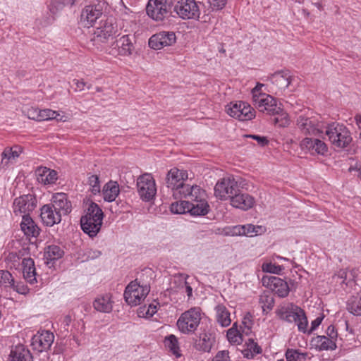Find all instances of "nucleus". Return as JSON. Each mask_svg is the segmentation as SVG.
Listing matches in <instances>:
<instances>
[{"label":"nucleus","instance_id":"393cba45","mask_svg":"<svg viewBox=\"0 0 361 361\" xmlns=\"http://www.w3.org/2000/svg\"><path fill=\"white\" fill-rule=\"evenodd\" d=\"M198 190H203L198 185H190L183 182L173 190V196L176 199L188 198L189 200L198 195Z\"/></svg>","mask_w":361,"mask_h":361},{"label":"nucleus","instance_id":"f257e3e1","mask_svg":"<svg viewBox=\"0 0 361 361\" xmlns=\"http://www.w3.org/2000/svg\"><path fill=\"white\" fill-rule=\"evenodd\" d=\"M85 203V214L80 219V225L84 233L93 238L101 229L104 213L99 205L92 200Z\"/></svg>","mask_w":361,"mask_h":361},{"label":"nucleus","instance_id":"0eeeda50","mask_svg":"<svg viewBox=\"0 0 361 361\" xmlns=\"http://www.w3.org/2000/svg\"><path fill=\"white\" fill-rule=\"evenodd\" d=\"M150 290L149 286H140L137 279L131 281L126 288L124 298L130 305H137L145 298Z\"/></svg>","mask_w":361,"mask_h":361},{"label":"nucleus","instance_id":"37998d69","mask_svg":"<svg viewBox=\"0 0 361 361\" xmlns=\"http://www.w3.org/2000/svg\"><path fill=\"white\" fill-rule=\"evenodd\" d=\"M307 355V353H301L299 350L290 348L285 353L287 361H305Z\"/></svg>","mask_w":361,"mask_h":361},{"label":"nucleus","instance_id":"e2e57ef3","mask_svg":"<svg viewBox=\"0 0 361 361\" xmlns=\"http://www.w3.org/2000/svg\"><path fill=\"white\" fill-rule=\"evenodd\" d=\"M72 319L70 315H66L61 322L62 327L64 329V331L68 332V327L70 324L71 323Z\"/></svg>","mask_w":361,"mask_h":361},{"label":"nucleus","instance_id":"e433bc0d","mask_svg":"<svg viewBox=\"0 0 361 361\" xmlns=\"http://www.w3.org/2000/svg\"><path fill=\"white\" fill-rule=\"evenodd\" d=\"M346 310L354 316H361V295L351 296L346 302Z\"/></svg>","mask_w":361,"mask_h":361},{"label":"nucleus","instance_id":"79ce46f5","mask_svg":"<svg viewBox=\"0 0 361 361\" xmlns=\"http://www.w3.org/2000/svg\"><path fill=\"white\" fill-rule=\"evenodd\" d=\"M296 310L299 311L298 317H296V319L294 322L296 323L298 326V331L302 333H307L308 331L307 325L308 321L307 318L305 315V311L300 307H297Z\"/></svg>","mask_w":361,"mask_h":361},{"label":"nucleus","instance_id":"f03ea898","mask_svg":"<svg viewBox=\"0 0 361 361\" xmlns=\"http://www.w3.org/2000/svg\"><path fill=\"white\" fill-rule=\"evenodd\" d=\"M296 126L300 133L307 135H319L323 133L320 122L310 109L302 111L296 118Z\"/></svg>","mask_w":361,"mask_h":361},{"label":"nucleus","instance_id":"cd10ccee","mask_svg":"<svg viewBox=\"0 0 361 361\" xmlns=\"http://www.w3.org/2000/svg\"><path fill=\"white\" fill-rule=\"evenodd\" d=\"M291 76L288 71H281L274 73L270 76V80L279 89L284 90L290 83Z\"/></svg>","mask_w":361,"mask_h":361},{"label":"nucleus","instance_id":"c85d7f7f","mask_svg":"<svg viewBox=\"0 0 361 361\" xmlns=\"http://www.w3.org/2000/svg\"><path fill=\"white\" fill-rule=\"evenodd\" d=\"M20 228L27 236L37 237L39 235V228L35 224L30 214L23 215Z\"/></svg>","mask_w":361,"mask_h":361},{"label":"nucleus","instance_id":"a211bd4d","mask_svg":"<svg viewBox=\"0 0 361 361\" xmlns=\"http://www.w3.org/2000/svg\"><path fill=\"white\" fill-rule=\"evenodd\" d=\"M54 341V335L49 331L38 332L32 338V346L38 352L47 351L50 348Z\"/></svg>","mask_w":361,"mask_h":361},{"label":"nucleus","instance_id":"09e8293b","mask_svg":"<svg viewBox=\"0 0 361 361\" xmlns=\"http://www.w3.org/2000/svg\"><path fill=\"white\" fill-rule=\"evenodd\" d=\"M227 338L231 343L239 344L242 341V336L240 332L233 327L227 331Z\"/></svg>","mask_w":361,"mask_h":361},{"label":"nucleus","instance_id":"bb28decb","mask_svg":"<svg viewBox=\"0 0 361 361\" xmlns=\"http://www.w3.org/2000/svg\"><path fill=\"white\" fill-rule=\"evenodd\" d=\"M35 173L37 181L44 185L53 184L58 179L57 172L47 167H38Z\"/></svg>","mask_w":361,"mask_h":361},{"label":"nucleus","instance_id":"f8f14e48","mask_svg":"<svg viewBox=\"0 0 361 361\" xmlns=\"http://www.w3.org/2000/svg\"><path fill=\"white\" fill-rule=\"evenodd\" d=\"M226 111L231 117L240 121H249L255 116V109L249 104L242 101L231 103Z\"/></svg>","mask_w":361,"mask_h":361},{"label":"nucleus","instance_id":"ddd939ff","mask_svg":"<svg viewBox=\"0 0 361 361\" xmlns=\"http://www.w3.org/2000/svg\"><path fill=\"white\" fill-rule=\"evenodd\" d=\"M198 195L189 200L190 214L192 216H204L210 210L207 193L204 190H198Z\"/></svg>","mask_w":361,"mask_h":361},{"label":"nucleus","instance_id":"1a4fd4ad","mask_svg":"<svg viewBox=\"0 0 361 361\" xmlns=\"http://www.w3.org/2000/svg\"><path fill=\"white\" fill-rule=\"evenodd\" d=\"M239 191L238 181L233 176H228L219 180L214 187V195L221 200L231 199Z\"/></svg>","mask_w":361,"mask_h":361},{"label":"nucleus","instance_id":"7c9ffc66","mask_svg":"<svg viewBox=\"0 0 361 361\" xmlns=\"http://www.w3.org/2000/svg\"><path fill=\"white\" fill-rule=\"evenodd\" d=\"M22 265L25 279L30 284H33L37 282L36 269L35 267L34 260L30 257L24 258L22 262Z\"/></svg>","mask_w":361,"mask_h":361},{"label":"nucleus","instance_id":"72a5a7b5","mask_svg":"<svg viewBox=\"0 0 361 361\" xmlns=\"http://www.w3.org/2000/svg\"><path fill=\"white\" fill-rule=\"evenodd\" d=\"M112 303L111 297L106 295L96 298L93 302V307L98 312L109 313L112 310Z\"/></svg>","mask_w":361,"mask_h":361},{"label":"nucleus","instance_id":"ea45409f","mask_svg":"<svg viewBox=\"0 0 361 361\" xmlns=\"http://www.w3.org/2000/svg\"><path fill=\"white\" fill-rule=\"evenodd\" d=\"M245 345L247 348L243 350V353L247 358H253L255 355L262 353L261 347L252 338H249Z\"/></svg>","mask_w":361,"mask_h":361},{"label":"nucleus","instance_id":"6ab92c4d","mask_svg":"<svg viewBox=\"0 0 361 361\" xmlns=\"http://www.w3.org/2000/svg\"><path fill=\"white\" fill-rule=\"evenodd\" d=\"M300 146L302 150L313 155H324L328 152L325 142L317 138L305 137L300 142Z\"/></svg>","mask_w":361,"mask_h":361},{"label":"nucleus","instance_id":"49530a36","mask_svg":"<svg viewBox=\"0 0 361 361\" xmlns=\"http://www.w3.org/2000/svg\"><path fill=\"white\" fill-rule=\"evenodd\" d=\"M39 121L58 119L59 114L51 109H39Z\"/></svg>","mask_w":361,"mask_h":361},{"label":"nucleus","instance_id":"864d4df0","mask_svg":"<svg viewBox=\"0 0 361 361\" xmlns=\"http://www.w3.org/2000/svg\"><path fill=\"white\" fill-rule=\"evenodd\" d=\"M264 272L279 274L281 271V267L279 265H276L271 262L264 263L262 267Z\"/></svg>","mask_w":361,"mask_h":361},{"label":"nucleus","instance_id":"7ed1b4c3","mask_svg":"<svg viewBox=\"0 0 361 361\" xmlns=\"http://www.w3.org/2000/svg\"><path fill=\"white\" fill-rule=\"evenodd\" d=\"M326 135L331 143L338 148H345L352 141L350 133L345 126L333 122L326 127Z\"/></svg>","mask_w":361,"mask_h":361},{"label":"nucleus","instance_id":"3c124183","mask_svg":"<svg viewBox=\"0 0 361 361\" xmlns=\"http://www.w3.org/2000/svg\"><path fill=\"white\" fill-rule=\"evenodd\" d=\"M88 183L91 188V191L94 195L100 192V184L99 177L97 175H92L88 178Z\"/></svg>","mask_w":361,"mask_h":361},{"label":"nucleus","instance_id":"a19ab883","mask_svg":"<svg viewBox=\"0 0 361 361\" xmlns=\"http://www.w3.org/2000/svg\"><path fill=\"white\" fill-rule=\"evenodd\" d=\"M165 346L169 348L170 351L172 352L176 357H180V348L178 345V338L173 334L166 336L164 339Z\"/></svg>","mask_w":361,"mask_h":361},{"label":"nucleus","instance_id":"5701e85b","mask_svg":"<svg viewBox=\"0 0 361 361\" xmlns=\"http://www.w3.org/2000/svg\"><path fill=\"white\" fill-rule=\"evenodd\" d=\"M215 343L214 336L209 332H202L194 339V348L200 352L209 353Z\"/></svg>","mask_w":361,"mask_h":361},{"label":"nucleus","instance_id":"c756f323","mask_svg":"<svg viewBox=\"0 0 361 361\" xmlns=\"http://www.w3.org/2000/svg\"><path fill=\"white\" fill-rule=\"evenodd\" d=\"M9 361H33V357L27 348L18 345L11 350Z\"/></svg>","mask_w":361,"mask_h":361},{"label":"nucleus","instance_id":"680f3d73","mask_svg":"<svg viewBox=\"0 0 361 361\" xmlns=\"http://www.w3.org/2000/svg\"><path fill=\"white\" fill-rule=\"evenodd\" d=\"M74 83L76 85V88L78 89L80 91H82L85 89V87L87 86V88L88 90H90L92 87L91 85H87L86 82L83 80H73Z\"/></svg>","mask_w":361,"mask_h":361},{"label":"nucleus","instance_id":"0e129e2a","mask_svg":"<svg viewBox=\"0 0 361 361\" xmlns=\"http://www.w3.org/2000/svg\"><path fill=\"white\" fill-rule=\"evenodd\" d=\"M264 86L263 84L257 82L256 86L252 90V100L254 99V97L261 95V94H265L266 93H263L261 92L262 87Z\"/></svg>","mask_w":361,"mask_h":361},{"label":"nucleus","instance_id":"bf43d9fd","mask_svg":"<svg viewBox=\"0 0 361 361\" xmlns=\"http://www.w3.org/2000/svg\"><path fill=\"white\" fill-rule=\"evenodd\" d=\"M213 361H230L228 351L222 350L218 352Z\"/></svg>","mask_w":361,"mask_h":361},{"label":"nucleus","instance_id":"8fccbe9b","mask_svg":"<svg viewBox=\"0 0 361 361\" xmlns=\"http://www.w3.org/2000/svg\"><path fill=\"white\" fill-rule=\"evenodd\" d=\"M19 156V153L16 151L13 150L12 148H6L4 152L1 154L2 160L1 164H4L5 162V164H7L8 161L11 159H15Z\"/></svg>","mask_w":361,"mask_h":361},{"label":"nucleus","instance_id":"6e6552de","mask_svg":"<svg viewBox=\"0 0 361 361\" xmlns=\"http://www.w3.org/2000/svg\"><path fill=\"white\" fill-rule=\"evenodd\" d=\"M252 102L257 109L269 115H276L283 111L281 104H278L276 99L270 94L255 95Z\"/></svg>","mask_w":361,"mask_h":361},{"label":"nucleus","instance_id":"423d86ee","mask_svg":"<svg viewBox=\"0 0 361 361\" xmlns=\"http://www.w3.org/2000/svg\"><path fill=\"white\" fill-rule=\"evenodd\" d=\"M117 31V25L112 22V20H102L100 26L97 27L94 32L90 42L97 50H99L110 37H113L116 34Z\"/></svg>","mask_w":361,"mask_h":361},{"label":"nucleus","instance_id":"2f4dec72","mask_svg":"<svg viewBox=\"0 0 361 361\" xmlns=\"http://www.w3.org/2000/svg\"><path fill=\"white\" fill-rule=\"evenodd\" d=\"M298 306H283L276 310V314L280 319L289 323L295 322L296 317H298L299 311L296 310Z\"/></svg>","mask_w":361,"mask_h":361},{"label":"nucleus","instance_id":"412c9836","mask_svg":"<svg viewBox=\"0 0 361 361\" xmlns=\"http://www.w3.org/2000/svg\"><path fill=\"white\" fill-rule=\"evenodd\" d=\"M40 210V217L42 221L47 226H52L54 224H58L61 221L62 215L56 211L51 204H44L42 206Z\"/></svg>","mask_w":361,"mask_h":361},{"label":"nucleus","instance_id":"5fc2aeb1","mask_svg":"<svg viewBox=\"0 0 361 361\" xmlns=\"http://www.w3.org/2000/svg\"><path fill=\"white\" fill-rule=\"evenodd\" d=\"M66 7L62 0H51L49 10L53 14H56L58 12L62 11Z\"/></svg>","mask_w":361,"mask_h":361},{"label":"nucleus","instance_id":"2eb2a0df","mask_svg":"<svg viewBox=\"0 0 361 361\" xmlns=\"http://www.w3.org/2000/svg\"><path fill=\"white\" fill-rule=\"evenodd\" d=\"M102 15V8L99 4L86 6L81 12L80 23L85 27L93 26L94 23Z\"/></svg>","mask_w":361,"mask_h":361},{"label":"nucleus","instance_id":"4be33fe9","mask_svg":"<svg viewBox=\"0 0 361 361\" xmlns=\"http://www.w3.org/2000/svg\"><path fill=\"white\" fill-rule=\"evenodd\" d=\"M255 203V198L248 193L240 192V190L232 196L231 204L242 210H247L252 208Z\"/></svg>","mask_w":361,"mask_h":361},{"label":"nucleus","instance_id":"c9c22d12","mask_svg":"<svg viewBox=\"0 0 361 361\" xmlns=\"http://www.w3.org/2000/svg\"><path fill=\"white\" fill-rule=\"evenodd\" d=\"M118 47V54L121 56H129L132 54L134 46L129 37V35H123L116 41Z\"/></svg>","mask_w":361,"mask_h":361},{"label":"nucleus","instance_id":"4468645a","mask_svg":"<svg viewBox=\"0 0 361 361\" xmlns=\"http://www.w3.org/2000/svg\"><path fill=\"white\" fill-rule=\"evenodd\" d=\"M37 206V200L34 195H23L14 200L13 207L16 215L29 214Z\"/></svg>","mask_w":361,"mask_h":361},{"label":"nucleus","instance_id":"aec40b11","mask_svg":"<svg viewBox=\"0 0 361 361\" xmlns=\"http://www.w3.org/2000/svg\"><path fill=\"white\" fill-rule=\"evenodd\" d=\"M49 204L61 215L68 214L72 209L71 202L68 200L67 194L64 192L53 195Z\"/></svg>","mask_w":361,"mask_h":361},{"label":"nucleus","instance_id":"4c0bfd02","mask_svg":"<svg viewBox=\"0 0 361 361\" xmlns=\"http://www.w3.org/2000/svg\"><path fill=\"white\" fill-rule=\"evenodd\" d=\"M262 231V227L260 226H254L252 224H246L243 226H237L233 228L234 233L239 235H253V233L257 235Z\"/></svg>","mask_w":361,"mask_h":361},{"label":"nucleus","instance_id":"b1692460","mask_svg":"<svg viewBox=\"0 0 361 361\" xmlns=\"http://www.w3.org/2000/svg\"><path fill=\"white\" fill-rule=\"evenodd\" d=\"M188 178V173L185 171H180L177 168L171 169L166 175V185L172 191L180 185L184 180Z\"/></svg>","mask_w":361,"mask_h":361},{"label":"nucleus","instance_id":"f704fd0d","mask_svg":"<svg viewBox=\"0 0 361 361\" xmlns=\"http://www.w3.org/2000/svg\"><path fill=\"white\" fill-rule=\"evenodd\" d=\"M216 321L223 327L228 326L231 323V314L228 309L223 304L215 307Z\"/></svg>","mask_w":361,"mask_h":361},{"label":"nucleus","instance_id":"052dcab7","mask_svg":"<svg viewBox=\"0 0 361 361\" xmlns=\"http://www.w3.org/2000/svg\"><path fill=\"white\" fill-rule=\"evenodd\" d=\"M324 319V315L317 317L311 323V328L308 330L307 334H311L322 323Z\"/></svg>","mask_w":361,"mask_h":361},{"label":"nucleus","instance_id":"a878e982","mask_svg":"<svg viewBox=\"0 0 361 361\" xmlns=\"http://www.w3.org/2000/svg\"><path fill=\"white\" fill-rule=\"evenodd\" d=\"M310 344L318 351L334 350L336 342L326 336H317L311 339Z\"/></svg>","mask_w":361,"mask_h":361},{"label":"nucleus","instance_id":"603ef678","mask_svg":"<svg viewBox=\"0 0 361 361\" xmlns=\"http://www.w3.org/2000/svg\"><path fill=\"white\" fill-rule=\"evenodd\" d=\"M39 109L35 107H28L25 109L23 112L29 118L39 121Z\"/></svg>","mask_w":361,"mask_h":361},{"label":"nucleus","instance_id":"f3484780","mask_svg":"<svg viewBox=\"0 0 361 361\" xmlns=\"http://www.w3.org/2000/svg\"><path fill=\"white\" fill-rule=\"evenodd\" d=\"M262 283L280 298L286 297L290 291L287 282L277 276L263 277Z\"/></svg>","mask_w":361,"mask_h":361},{"label":"nucleus","instance_id":"13d9d810","mask_svg":"<svg viewBox=\"0 0 361 361\" xmlns=\"http://www.w3.org/2000/svg\"><path fill=\"white\" fill-rule=\"evenodd\" d=\"M326 336L329 337L331 340H334L336 342L338 338V333L334 326H329L326 330Z\"/></svg>","mask_w":361,"mask_h":361},{"label":"nucleus","instance_id":"39448f33","mask_svg":"<svg viewBox=\"0 0 361 361\" xmlns=\"http://www.w3.org/2000/svg\"><path fill=\"white\" fill-rule=\"evenodd\" d=\"M173 0H149L146 12L155 21H162L172 14Z\"/></svg>","mask_w":361,"mask_h":361},{"label":"nucleus","instance_id":"4d7b16f0","mask_svg":"<svg viewBox=\"0 0 361 361\" xmlns=\"http://www.w3.org/2000/svg\"><path fill=\"white\" fill-rule=\"evenodd\" d=\"M140 312H139V314L142 313L144 314V311L146 310L145 314H146L147 317H152L157 312V306L152 304L148 306L147 310L145 306L143 307H140Z\"/></svg>","mask_w":361,"mask_h":361},{"label":"nucleus","instance_id":"9b49d317","mask_svg":"<svg viewBox=\"0 0 361 361\" xmlns=\"http://www.w3.org/2000/svg\"><path fill=\"white\" fill-rule=\"evenodd\" d=\"M173 11L183 19H197L200 8L195 0H180L173 6Z\"/></svg>","mask_w":361,"mask_h":361},{"label":"nucleus","instance_id":"20e7f679","mask_svg":"<svg viewBox=\"0 0 361 361\" xmlns=\"http://www.w3.org/2000/svg\"><path fill=\"white\" fill-rule=\"evenodd\" d=\"M201 321V310L200 307H192L184 312L179 317L176 325L179 331L183 334H193Z\"/></svg>","mask_w":361,"mask_h":361},{"label":"nucleus","instance_id":"a18cd8bd","mask_svg":"<svg viewBox=\"0 0 361 361\" xmlns=\"http://www.w3.org/2000/svg\"><path fill=\"white\" fill-rule=\"evenodd\" d=\"M14 279L11 274L6 270L0 271V286L4 287H14Z\"/></svg>","mask_w":361,"mask_h":361},{"label":"nucleus","instance_id":"de8ad7c7","mask_svg":"<svg viewBox=\"0 0 361 361\" xmlns=\"http://www.w3.org/2000/svg\"><path fill=\"white\" fill-rule=\"evenodd\" d=\"M227 0H206V2L209 5L208 10L211 11H219L223 9L226 4Z\"/></svg>","mask_w":361,"mask_h":361},{"label":"nucleus","instance_id":"774afa93","mask_svg":"<svg viewBox=\"0 0 361 361\" xmlns=\"http://www.w3.org/2000/svg\"><path fill=\"white\" fill-rule=\"evenodd\" d=\"M349 277L352 281H355L357 276V270L356 269H353L349 271Z\"/></svg>","mask_w":361,"mask_h":361},{"label":"nucleus","instance_id":"69168bd1","mask_svg":"<svg viewBox=\"0 0 361 361\" xmlns=\"http://www.w3.org/2000/svg\"><path fill=\"white\" fill-rule=\"evenodd\" d=\"M16 291H17L18 293L20 294H25L27 291V288L24 285L20 284H15L14 287H12Z\"/></svg>","mask_w":361,"mask_h":361},{"label":"nucleus","instance_id":"9d476101","mask_svg":"<svg viewBox=\"0 0 361 361\" xmlns=\"http://www.w3.org/2000/svg\"><path fill=\"white\" fill-rule=\"evenodd\" d=\"M137 188L140 198L145 202L152 200L157 193L155 181L149 173H145L137 178Z\"/></svg>","mask_w":361,"mask_h":361},{"label":"nucleus","instance_id":"473e14b6","mask_svg":"<svg viewBox=\"0 0 361 361\" xmlns=\"http://www.w3.org/2000/svg\"><path fill=\"white\" fill-rule=\"evenodd\" d=\"M120 192L119 185L116 182L109 181L103 188L102 193L105 201L113 202Z\"/></svg>","mask_w":361,"mask_h":361},{"label":"nucleus","instance_id":"338daca9","mask_svg":"<svg viewBox=\"0 0 361 361\" xmlns=\"http://www.w3.org/2000/svg\"><path fill=\"white\" fill-rule=\"evenodd\" d=\"M337 276L342 279L341 283H344L348 278V272L345 269H341L338 271Z\"/></svg>","mask_w":361,"mask_h":361},{"label":"nucleus","instance_id":"dca6fc26","mask_svg":"<svg viewBox=\"0 0 361 361\" xmlns=\"http://www.w3.org/2000/svg\"><path fill=\"white\" fill-rule=\"evenodd\" d=\"M176 35L173 32L162 31L153 35L149 39V47L159 50L166 46H171L176 42Z\"/></svg>","mask_w":361,"mask_h":361},{"label":"nucleus","instance_id":"58836bf2","mask_svg":"<svg viewBox=\"0 0 361 361\" xmlns=\"http://www.w3.org/2000/svg\"><path fill=\"white\" fill-rule=\"evenodd\" d=\"M64 251L58 245H51L45 248L44 256L47 260L55 261L61 258Z\"/></svg>","mask_w":361,"mask_h":361},{"label":"nucleus","instance_id":"c03bdc74","mask_svg":"<svg viewBox=\"0 0 361 361\" xmlns=\"http://www.w3.org/2000/svg\"><path fill=\"white\" fill-rule=\"evenodd\" d=\"M190 204L189 200H180L179 202H173L171 204L170 209L172 213L174 214H185L186 212L190 213Z\"/></svg>","mask_w":361,"mask_h":361},{"label":"nucleus","instance_id":"6e6d98bb","mask_svg":"<svg viewBox=\"0 0 361 361\" xmlns=\"http://www.w3.org/2000/svg\"><path fill=\"white\" fill-rule=\"evenodd\" d=\"M245 137H251L253 140H255L258 145L261 147H264L269 143V140H267V137L264 136H259L257 135H245Z\"/></svg>","mask_w":361,"mask_h":361}]
</instances>
